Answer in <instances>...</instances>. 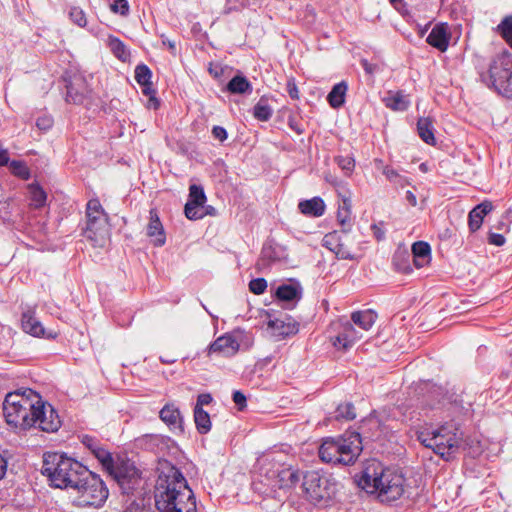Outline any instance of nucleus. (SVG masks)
Masks as SVG:
<instances>
[{"mask_svg":"<svg viewBox=\"0 0 512 512\" xmlns=\"http://www.w3.org/2000/svg\"><path fill=\"white\" fill-rule=\"evenodd\" d=\"M3 415L7 424L19 431L38 428L45 432H55L61 426L54 407L29 388L9 392L5 396Z\"/></svg>","mask_w":512,"mask_h":512,"instance_id":"f257e3e1","label":"nucleus"},{"mask_svg":"<svg viewBox=\"0 0 512 512\" xmlns=\"http://www.w3.org/2000/svg\"><path fill=\"white\" fill-rule=\"evenodd\" d=\"M155 505L159 512H197L196 499L181 471L169 466L155 486Z\"/></svg>","mask_w":512,"mask_h":512,"instance_id":"f03ea898","label":"nucleus"},{"mask_svg":"<svg viewBox=\"0 0 512 512\" xmlns=\"http://www.w3.org/2000/svg\"><path fill=\"white\" fill-rule=\"evenodd\" d=\"M42 474L60 489H73L83 475H88L87 467L79 461L57 452L44 454Z\"/></svg>","mask_w":512,"mask_h":512,"instance_id":"7ed1b4c3","label":"nucleus"},{"mask_svg":"<svg viewBox=\"0 0 512 512\" xmlns=\"http://www.w3.org/2000/svg\"><path fill=\"white\" fill-rule=\"evenodd\" d=\"M417 439L434 453L449 460L463 441V433L456 423L447 422L436 429H424L417 432Z\"/></svg>","mask_w":512,"mask_h":512,"instance_id":"20e7f679","label":"nucleus"},{"mask_svg":"<svg viewBox=\"0 0 512 512\" xmlns=\"http://www.w3.org/2000/svg\"><path fill=\"white\" fill-rule=\"evenodd\" d=\"M362 449L360 434L352 432L336 439H325L319 447V457L326 463L351 465L357 460Z\"/></svg>","mask_w":512,"mask_h":512,"instance_id":"39448f33","label":"nucleus"},{"mask_svg":"<svg viewBox=\"0 0 512 512\" xmlns=\"http://www.w3.org/2000/svg\"><path fill=\"white\" fill-rule=\"evenodd\" d=\"M481 79L498 94L512 98V54L508 51L497 54L487 72L481 73Z\"/></svg>","mask_w":512,"mask_h":512,"instance_id":"423d86ee","label":"nucleus"},{"mask_svg":"<svg viewBox=\"0 0 512 512\" xmlns=\"http://www.w3.org/2000/svg\"><path fill=\"white\" fill-rule=\"evenodd\" d=\"M87 474L80 478L73 490L77 493L78 506L101 507L108 498L109 491L103 480L87 468Z\"/></svg>","mask_w":512,"mask_h":512,"instance_id":"0eeeda50","label":"nucleus"},{"mask_svg":"<svg viewBox=\"0 0 512 512\" xmlns=\"http://www.w3.org/2000/svg\"><path fill=\"white\" fill-rule=\"evenodd\" d=\"M400 473L402 472L398 469L385 467L378 460L372 459L366 463L358 485L367 493L376 494L379 498V494L382 493L391 476H398Z\"/></svg>","mask_w":512,"mask_h":512,"instance_id":"6e6552de","label":"nucleus"},{"mask_svg":"<svg viewBox=\"0 0 512 512\" xmlns=\"http://www.w3.org/2000/svg\"><path fill=\"white\" fill-rule=\"evenodd\" d=\"M87 226L84 236L94 245L102 246L106 240L107 215L98 199H91L86 206Z\"/></svg>","mask_w":512,"mask_h":512,"instance_id":"1a4fd4ad","label":"nucleus"},{"mask_svg":"<svg viewBox=\"0 0 512 512\" xmlns=\"http://www.w3.org/2000/svg\"><path fill=\"white\" fill-rule=\"evenodd\" d=\"M302 487L307 498L315 503L330 499L336 492V483L318 471L306 472Z\"/></svg>","mask_w":512,"mask_h":512,"instance_id":"9d476101","label":"nucleus"},{"mask_svg":"<svg viewBox=\"0 0 512 512\" xmlns=\"http://www.w3.org/2000/svg\"><path fill=\"white\" fill-rule=\"evenodd\" d=\"M106 470L113 476L122 492L125 494H129L135 490L141 482L140 471L134 463L130 461L113 463L112 468H107Z\"/></svg>","mask_w":512,"mask_h":512,"instance_id":"9b49d317","label":"nucleus"},{"mask_svg":"<svg viewBox=\"0 0 512 512\" xmlns=\"http://www.w3.org/2000/svg\"><path fill=\"white\" fill-rule=\"evenodd\" d=\"M322 246L333 252L338 259L354 260L356 258L351 249L347 232L333 231L327 233L322 239Z\"/></svg>","mask_w":512,"mask_h":512,"instance_id":"f8f14e48","label":"nucleus"},{"mask_svg":"<svg viewBox=\"0 0 512 512\" xmlns=\"http://www.w3.org/2000/svg\"><path fill=\"white\" fill-rule=\"evenodd\" d=\"M333 326L337 329V335L331 336L332 344L337 349L347 350L352 347L362 335L349 321L339 320Z\"/></svg>","mask_w":512,"mask_h":512,"instance_id":"ddd939ff","label":"nucleus"},{"mask_svg":"<svg viewBox=\"0 0 512 512\" xmlns=\"http://www.w3.org/2000/svg\"><path fill=\"white\" fill-rule=\"evenodd\" d=\"M240 347L238 332L225 333L213 341L207 348V355L219 354L225 357L235 355Z\"/></svg>","mask_w":512,"mask_h":512,"instance_id":"4468645a","label":"nucleus"},{"mask_svg":"<svg viewBox=\"0 0 512 512\" xmlns=\"http://www.w3.org/2000/svg\"><path fill=\"white\" fill-rule=\"evenodd\" d=\"M21 327L23 331L34 337H44L54 339L57 337L55 331L46 330L42 323L37 319L35 309L28 308L23 311L21 316Z\"/></svg>","mask_w":512,"mask_h":512,"instance_id":"2eb2a0df","label":"nucleus"},{"mask_svg":"<svg viewBox=\"0 0 512 512\" xmlns=\"http://www.w3.org/2000/svg\"><path fill=\"white\" fill-rule=\"evenodd\" d=\"M81 443L95 456L101 465L107 469L113 466L111 453L94 436L83 434L79 436Z\"/></svg>","mask_w":512,"mask_h":512,"instance_id":"dca6fc26","label":"nucleus"},{"mask_svg":"<svg viewBox=\"0 0 512 512\" xmlns=\"http://www.w3.org/2000/svg\"><path fill=\"white\" fill-rule=\"evenodd\" d=\"M267 331L276 340L294 335L298 332V324L290 317L269 319Z\"/></svg>","mask_w":512,"mask_h":512,"instance_id":"f3484780","label":"nucleus"},{"mask_svg":"<svg viewBox=\"0 0 512 512\" xmlns=\"http://www.w3.org/2000/svg\"><path fill=\"white\" fill-rule=\"evenodd\" d=\"M406 486V479L402 473L398 476H391L387 481L382 493L379 494V500L381 502H392L396 501L404 494Z\"/></svg>","mask_w":512,"mask_h":512,"instance_id":"a211bd4d","label":"nucleus"},{"mask_svg":"<svg viewBox=\"0 0 512 512\" xmlns=\"http://www.w3.org/2000/svg\"><path fill=\"white\" fill-rule=\"evenodd\" d=\"M450 33L448 27L444 23L436 24L429 35L427 36V43L441 52L447 50L449 46Z\"/></svg>","mask_w":512,"mask_h":512,"instance_id":"6ab92c4d","label":"nucleus"},{"mask_svg":"<svg viewBox=\"0 0 512 512\" xmlns=\"http://www.w3.org/2000/svg\"><path fill=\"white\" fill-rule=\"evenodd\" d=\"M280 462L264 458L260 461L259 476L260 482L272 489V484L278 479Z\"/></svg>","mask_w":512,"mask_h":512,"instance_id":"aec40b11","label":"nucleus"},{"mask_svg":"<svg viewBox=\"0 0 512 512\" xmlns=\"http://www.w3.org/2000/svg\"><path fill=\"white\" fill-rule=\"evenodd\" d=\"M147 236L151 238V242L156 247H161L166 242L163 225L156 210L154 209L150 210V219L147 225Z\"/></svg>","mask_w":512,"mask_h":512,"instance_id":"412c9836","label":"nucleus"},{"mask_svg":"<svg viewBox=\"0 0 512 512\" xmlns=\"http://www.w3.org/2000/svg\"><path fill=\"white\" fill-rule=\"evenodd\" d=\"M300 478L301 474L297 469L282 464L278 479L275 480V484H272V490L293 487L299 482Z\"/></svg>","mask_w":512,"mask_h":512,"instance_id":"4be33fe9","label":"nucleus"},{"mask_svg":"<svg viewBox=\"0 0 512 512\" xmlns=\"http://www.w3.org/2000/svg\"><path fill=\"white\" fill-rule=\"evenodd\" d=\"M384 105L393 111H406L410 104V98L404 91H388L382 99Z\"/></svg>","mask_w":512,"mask_h":512,"instance_id":"5701e85b","label":"nucleus"},{"mask_svg":"<svg viewBox=\"0 0 512 512\" xmlns=\"http://www.w3.org/2000/svg\"><path fill=\"white\" fill-rule=\"evenodd\" d=\"M160 419L173 431L183 432L182 417L174 404H166L159 413Z\"/></svg>","mask_w":512,"mask_h":512,"instance_id":"b1692460","label":"nucleus"},{"mask_svg":"<svg viewBox=\"0 0 512 512\" xmlns=\"http://www.w3.org/2000/svg\"><path fill=\"white\" fill-rule=\"evenodd\" d=\"M66 101L73 104H82L88 106V93L90 91L84 86L82 80L79 83H69L67 86Z\"/></svg>","mask_w":512,"mask_h":512,"instance_id":"393cba45","label":"nucleus"},{"mask_svg":"<svg viewBox=\"0 0 512 512\" xmlns=\"http://www.w3.org/2000/svg\"><path fill=\"white\" fill-rule=\"evenodd\" d=\"M325 203L320 197H313L298 203L299 211L308 217H320L325 212Z\"/></svg>","mask_w":512,"mask_h":512,"instance_id":"a878e982","label":"nucleus"},{"mask_svg":"<svg viewBox=\"0 0 512 512\" xmlns=\"http://www.w3.org/2000/svg\"><path fill=\"white\" fill-rule=\"evenodd\" d=\"M262 257L271 262L284 261L288 258V253L283 245L274 241H268L263 245L261 251Z\"/></svg>","mask_w":512,"mask_h":512,"instance_id":"bb28decb","label":"nucleus"},{"mask_svg":"<svg viewBox=\"0 0 512 512\" xmlns=\"http://www.w3.org/2000/svg\"><path fill=\"white\" fill-rule=\"evenodd\" d=\"M377 319V314L372 310L356 311L351 315L353 324L358 326L361 330L368 331L374 325Z\"/></svg>","mask_w":512,"mask_h":512,"instance_id":"cd10ccee","label":"nucleus"},{"mask_svg":"<svg viewBox=\"0 0 512 512\" xmlns=\"http://www.w3.org/2000/svg\"><path fill=\"white\" fill-rule=\"evenodd\" d=\"M348 85L345 81L335 84L327 96L328 103L332 108H340L345 103V96Z\"/></svg>","mask_w":512,"mask_h":512,"instance_id":"c85d7f7f","label":"nucleus"},{"mask_svg":"<svg viewBox=\"0 0 512 512\" xmlns=\"http://www.w3.org/2000/svg\"><path fill=\"white\" fill-rule=\"evenodd\" d=\"M226 89L231 94H250L253 88L245 76L237 74L228 82Z\"/></svg>","mask_w":512,"mask_h":512,"instance_id":"c756f323","label":"nucleus"},{"mask_svg":"<svg viewBox=\"0 0 512 512\" xmlns=\"http://www.w3.org/2000/svg\"><path fill=\"white\" fill-rule=\"evenodd\" d=\"M431 249L428 243L423 241L415 242L412 245L413 262L417 268L424 266L428 262Z\"/></svg>","mask_w":512,"mask_h":512,"instance_id":"7c9ffc66","label":"nucleus"},{"mask_svg":"<svg viewBox=\"0 0 512 512\" xmlns=\"http://www.w3.org/2000/svg\"><path fill=\"white\" fill-rule=\"evenodd\" d=\"M417 131L419 137L427 144L434 145L436 139L434 136L433 122L428 117H421L417 122Z\"/></svg>","mask_w":512,"mask_h":512,"instance_id":"2f4dec72","label":"nucleus"},{"mask_svg":"<svg viewBox=\"0 0 512 512\" xmlns=\"http://www.w3.org/2000/svg\"><path fill=\"white\" fill-rule=\"evenodd\" d=\"M30 203L34 209H40L46 205L47 194L37 183H31L27 186Z\"/></svg>","mask_w":512,"mask_h":512,"instance_id":"473e14b6","label":"nucleus"},{"mask_svg":"<svg viewBox=\"0 0 512 512\" xmlns=\"http://www.w3.org/2000/svg\"><path fill=\"white\" fill-rule=\"evenodd\" d=\"M107 46L116 58H118L122 62L129 61L130 52L127 46L118 37L109 35L107 39Z\"/></svg>","mask_w":512,"mask_h":512,"instance_id":"72a5a7b5","label":"nucleus"},{"mask_svg":"<svg viewBox=\"0 0 512 512\" xmlns=\"http://www.w3.org/2000/svg\"><path fill=\"white\" fill-rule=\"evenodd\" d=\"M337 220L342 226L343 231L347 232L352 223L351 217V201L349 198H343L342 203L338 207Z\"/></svg>","mask_w":512,"mask_h":512,"instance_id":"f704fd0d","label":"nucleus"},{"mask_svg":"<svg viewBox=\"0 0 512 512\" xmlns=\"http://www.w3.org/2000/svg\"><path fill=\"white\" fill-rule=\"evenodd\" d=\"M194 421L199 433L206 434L211 429L209 414L201 407L194 408Z\"/></svg>","mask_w":512,"mask_h":512,"instance_id":"c9c22d12","label":"nucleus"},{"mask_svg":"<svg viewBox=\"0 0 512 512\" xmlns=\"http://www.w3.org/2000/svg\"><path fill=\"white\" fill-rule=\"evenodd\" d=\"M382 173L385 175L387 180L396 187L403 188L410 184L409 180L405 176L399 174L394 168L390 166H384Z\"/></svg>","mask_w":512,"mask_h":512,"instance_id":"e433bc0d","label":"nucleus"},{"mask_svg":"<svg viewBox=\"0 0 512 512\" xmlns=\"http://www.w3.org/2000/svg\"><path fill=\"white\" fill-rule=\"evenodd\" d=\"M273 114L272 108L266 100L261 98L253 108V115L260 121H268Z\"/></svg>","mask_w":512,"mask_h":512,"instance_id":"4c0bfd02","label":"nucleus"},{"mask_svg":"<svg viewBox=\"0 0 512 512\" xmlns=\"http://www.w3.org/2000/svg\"><path fill=\"white\" fill-rule=\"evenodd\" d=\"M498 33L512 48V15L506 16L497 26Z\"/></svg>","mask_w":512,"mask_h":512,"instance_id":"58836bf2","label":"nucleus"},{"mask_svg":"<svg viewBox=\"0 0 512 512\" xmlns=\"http://www.w3.org/2000/svg\"><path fill=\"white\" fill-rule=\"evenodd\" d=\"M356 417L355 407L352 403L346 402L338 405L336 409V419L353 420Z\"/></svg>","mask_w":512,"mask_h":512,"instance_id":"ea45409f","label":"nucleus"},{"mask_svg":"<svg viewBox=\"0 0 512 512\" xmlns=\"http://www.w3.org/2000/svg\"><path fill=\"white\" fill-rule=\"evenodd\" d=\"M335 162L338 167L345 173V175L349 176L352 174L355 168V160L351 155H339L335 157Z\"/></svg>","mask_w":512,"mask_h":512,"instance_id":"a19ab883","label":"nucleus"},{"mask_svg":"<svg viewBox=\"0 0 512 512\" xmlns=\"http://www.w3.org/2000/svg\"><path fill=\"white\" fill-rule=\"evenodd\" d=\"M10 169L13 175L28 180L31 176L28 166L23 161L13 160L10 162Z\"/></svg>","mask_w":512,"mask_h":512,"instance_id":"79ce46f5","label":"nucleus"},{"mask_svg":"<svg viewBox=\"0 0 512 512\" xmlns=\"http://www.w3.org/2000/svg\"><path fill=\"white\" fill-rule=\"evenodd\" d=\"M188 202L194 203L200 206H204L206 202V195L201 186L193 184L189 187V200Z\"/></svg>","mask_w":512,"mask_h":512,"instance_id":"37998d69","label":"nucleus"},{"mask_svg":"<svg viewBox=\"0 0 512 512\" xmlns=\"http://www.w3.org/2000/svg\"><path fill=\"white\" fill-rule=\"evenodd\" d=\"M152 72L145 64H139L135 68V80L140 84L151 82Z\"/></svg>","mask_w":512,"mask_h":512,"instance_id":"c03bdc74","label":"nucleus"},{"mask_svg":"<svg viewBox=\"0 0 512 512\" xmlns=\"http://www.w3.org/2000/svg\"><path fill=\"white\" fill-rule=\"evenodd\" d=\"M297 289L292 285H281L276 291V295L280 300L292 301L297 297Z\"/></svg>","mask_w":512,"mask_h":512,"instance_id":"a18cd8bd","label":"nucleus"},{"mask_svg":"<svg viewBox=\"0 0 512 512\" xmlns=\"http://www.w3.org/2000/svg\"><path fill=\"white\" fill-rule=\"evenodd\" d=\"M203 207L204 206L187 202L184 208L186 217L190 220L201 219L204 216Z\"/></svg>","mask_w":512,"mask_h":512,"instance_id":"49530a36","label":"nucleus"},{"mask_svg":"<svg viewBox=\"0 0 512 512\" xmlns=\"http://www.w3.org/2000/svg\"><path fill=\"white\" fill-rule=\"evenodd\" d=\"M485 216H483L479 211L478 209H476V207H474L469 215H468V224H469V228L472 232H475L477 231L481 225H482V222H483V218Z\"/></svg>","mask_w":512,"mask_h":512,"instance_id":"de8ad7c7","label":"nucleus"},{"mask_svg":"<svg viewBox=\"0 0 512 512\" xmlns=\"http://www.w3.org/2000/svg\"><path fill=\"white\" fill-rule=\"evenodd\" d=\"M110 10L115 14L127 16L129 14V4L127 0H111Z\"/></svg>","mask_w":512,"mask_h":512,"instance_id":"09e8293b","label":"nucleus"},{"mask_svg":"<svg viewBox=\"0 0 512 512\" xmlns=\"http://www.w3.org/2000/svg\"><path fill=\"white\" fill-rule=\"evenodd\" d=\"M142 88L143 94L149 96V107L153 109H158L160 103L159 100L155 97V90L152 88V82H148L147 84H140Z\"/></svg>","mask_w":512,"mask_h":512,"instance_id":"8fccbe9b","label":"nucleus"},{"mask_svg":"<svg viewBox=\"0 0 512 512\" xmlns=\"http://www.w3.org/2000/svg\"><path fill=\"white\" fill-rule=\"evenodd\" d=\"M71 20L80 27H85L87 24L86 15L84 11L78 7L71 8L69 12Z\"/></svg>","mask_w":512,"mask_h":512,"instance_id":"3c124183","label":"nucleus"},{"mask_svg":"<svg viewBox=\"0 0 512 512\" xmlns=\"http://www.w3.org/2000/svg\"><path fill=\"white\" fill-rule=\"evenodd\" d=\"M267 282L264 278H256L250 281L249 289L252 293L260 295L265 292Z\"/></svg>","mask_w":512,"mask_h":512,"instance_id":"603ef678","label":"nucleus"},{"mask_svg":"<svg viewBox=\"0 0 512 512\" xmlns=\"http://www.w3.org/2000/svg\"><path fill=\"white\" fill-rule=\"evenodd\" d=\"M53 118L50 115L43 114L36 120V126L41 131H48L53 126Z\"/></svg>","mask_w":512,"mask_h":512,"instance_id":"864d4df0","label":"nucleus"},{"mask_svg":"<svg viewBox=\"0 0 512 512\" xmlns=\"http://www.w3.org/2000/svg\"><path fill=\"white\" fill-rule=\"evenodd\" d=\"M249 0H226L225 12L238 11L245 8Z\"/></svg>","mask_w":512,"mask_h":512,"instance_id":"5fc2aeb1","label":"nucleus"},{"mask_svg":"<svg viewBox=\"0 0 512 512\" xmlns=\"http://www.w3.org/2000/svg\"><path fill=\"white\" fill-rule=\"evenodd\" d=\"M122 512H149L143 503L132 501Z\"/></svg>","mask_w":512,"mask_h":512,"instance_id":"6e6d98bb","label":"nucleus"},{"mask_svg":"<svg viewBox=\"0 0 512 512\" xmlns=\"http://www.w3.org/2000/svg\"><path fill=\"white\" fill-rule=\"evenodd\" d=\"M212 135L220 142H224L228 137L226 129L222 126H214L212 128Z\"/></svg>","mask_w":512,"mask_h":512,"instance_id":"4d7b16f0","label":"nucleus"},{"mask_svg":"<svg viewBox=\"0 0 512 512\" xmlns=\"http://www.w3.org/2000/svg\"><path fill=\"white\" fill-rule=\"evenodd\" d=\"M232 399L239 410H243L246 407V396L242 392L234 391Z\"/></svg>","mask_w":512,"mask_h":512,"instance_id":"13d9d810","label":"nucleus"},{"mask_svg":"<svg viewBox=\"0 0 512 512\" xmlns=\"http://www.w3.org/2000/svg\"><path fill=\"white\" fill-rule=\"evenodd\" d=\"M489 244L502 246L505 243V237L502 234L490 233L488 237Z\"/></svg>","mask_w":512,"mask_h":512,"instance_id":"bf43d9fd","label":"nucleus"},{"mask_svg":"<svg viewBox=\"0 0 512 512\" xmlns=\"http://www.w3.org/2000/svg\"><path fill=\"white\" fill-rule=\"evenodd\" d=\"M476 209L483 215L486 216L493 209V204L491 201L485 200L482 203L476 206Z\"/></svg>","mask_w":512,"mask_h":512,"instance_id":"052dcab7","label":"nucleus"},{"mask_svg":"<svg viewBox=\"0 0 512 512\" xmlns=\"http://www.w3.org/2000/svg\"><path fill=\"white\" fill-rule=\"evenodd\" d=\"M212 402V397L208 393L200 394L197 398V403L195 407L203 408L204 405H209Z\"/></svg>","mask_w":512,"mask_h":512,"instance_id":"680f3d73","label":"nucleus"},{"mask_svg":"<svg viewBox=\"0 0 512 512\" xmlns=\"http://www.w3.org/2000/svg\"><path fill=\"white\" fill-rule=\"evenodd\" d=\"M288 125L293 131H295L299 135L304 132L302 125L294 117H289Z\"/></svg>","mask_w":512,"mask_h":512,"instance_id":"e2e57ef3","label":"nucleus"},{"mask_svg":"<svg viewBox=\"0 0 512 512\" xmlns=\"http://www.w3.org/2000/svg\"><path fill=\"white\" fill-rule=\"evenodd\" d=\"M287 92L292 99L299 98V91L294 81H288Z\"/></svg>","mask_w":512,"mask_h":512,"instance_id":"0e129e2a","label":"nucleus"},{"mask_svg":"<svg viewBox=\"0 0 512 512\" xmlns=\"http://www.w3.org/2000/svg\"><path fill=\"white\" fill-rule=\"evenodd\" d=\"M405 199L406 201L411 205V206H416L417 205V198L415 196V194L412 192V191H407L406 194H405Z\"/></svg>","mask_w":512,"mask_h":512,"instance_id":"69168bd1","label":"nucleus"},{"mask_svg":"<svg viewBox=\"0 0 512 512\" xmlns=\"http://www.w3.org/2000/svg\"><path fill=\"white\" fill-rule=\"evenodd\" d=\"M371 229L373 230V233L378 240L384 238L385 232L377 224L372 225Z\"/></svg>","mask_w":512,"mask_h":512,"instance_id":"338daca9","label":"nucleus"},{"mask_svg":"<svg viewBox=\"0 0 512 512\" xmlns=\"http://www.w3.org/2000/svg\"><path fill=\"white\" fill-rule=\"evenodd\" d=\"M9 163V156L6 150L0 149V165L4 166Z\"/></svg>","mask_w":512,"mask_h":512,"instance_id":"774afa93","label":"nucleus"}]
</instances>
